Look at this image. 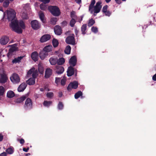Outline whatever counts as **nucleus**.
<instances>
[{
  "instance_id": "nucleus-1",
  "label": "nucleus",
  "mask_w": 156,
  "mask_h": 156,
  "mask_svg": "<svg viewBox=\"0 0 156 156\" xmlns=\"http://www.w3.org/2000/svg\"><path fill=\"white\" fill-rule=\"evenodd\" d=\"M7 19L9 21H11L10 25L13 31L18 34H21L23 30L20 28L18 24V22L16 18V12L15 11L11 9L7 11Z\"/></svg>"
},
{
  "instance_id": "nucleus-2",
  "label": "nucleus",
  "mask_w": 156,
  "mask_h": 156,
  "mask_svg": "<svg viewBox=\"0 0 156 156\" xmlns=\"http://www.w3.org/2000/svg\"><path fill=\"white\" fill-rule=\"evenodd\" d=\"M95 2V0H91L89 7V11L91 13H92L94 12V16H96V14L100 12L102 8V2L101 1H98L94 6Z\"/></svg>"
},
{
  "instance_id": "nucleus-3",
  "label": "nucleus",
  "mask_w": 156,
  "mask_h": 156,
  "mask_svg": "<svg viewBox=\"0 0 156 156\" xmlns=\"http://www.w3.org/2000/svg\"><path fill=\"white\" fill-rule=\"evenodd\" d=\"M48 9L50 12L54 16H59L61 14L59 8L56 6H49L48 7Z\"/></svg>"
},
{
  "instance_id": "nucleus-4",
  "label": "nucleus",
  "mask_w": 156,
  "mask_h": 156,
  "mask_svg": "<svg viewBox=\"0 0 156 156\" xmlns=\"http://www.w3.org/2000/svg\"><path fill=\"white\" fill-rule=\"evenodd\" d=\"M65 41L68 44L75 45V41L74 34H72L70 36L67 37Z\"/></svg>"
},
{
  "instance_id": "nucleus-5",
  "label": "nucleus",
  "mask_w": 156,
  "mask_h": 156,
  "mask_svg": "<svg viewBox=\"0 0 156 156\" xmlns=\"http://www.w3.org/2000/svg\"><path fill=\"white\" fill-rule=\"evenodd\" d=\"M32 102L30 98H27L25 102L24 108L26 110H29L32 108Z\"/></svg>"
},
{
  "instance_id": "nucleus-6",
  "label": "nucleus",
  "mask_w": 156,
  "mask_h": 156,
  "mask_svg": "<svg viewBox=\"0 0 156 156\" xmlns=\"http://www.w3.org/2000/svg\"><path fill=\"white\" fill-rule=\"evenodd\" d=\"M38 75L37 72V71L32 74V78H30L28 80L26 81V83L29 85H34L35 83V79Z\"/></svg>"
},
{
  "instance_id": "nucleus-7",
  "label": "nucleus",
  "mask_w": 156,
  "mask_h": 156,
  "mask_svg": "<svg viewBox=\"0 0 156 156\" xmlns=\"http://www.w3.org/2000/svg\"><path fill=\"white\" fill-rule=\"evenodd\" d=\"M78 82L74 81L73 82L70 83L67 87V90L68 91H70L72 89H76L78 87Z\"/></svg>"
},
{
  "instance_id": "nucleus-8",
  "label": "nucleus",
  "mask_w": 156,
  "mask_h": 156,
  "mask_svg": "<svg viewBox=\"0 0 156 156\" xmlns=\"http://www.w3.org/2000/svg\"><path fill=\"white\" fill-rule=\"evenodd\" d=\"M30 24L33 29L35 30L39 29L41 26L40 24L36 20H34L31 22Z\"/></svg>"
},
{
  "instance_id": "nucleus-9",
  "label": "nucleus",
  "mask_w": 156,
  "mask_h": 156,
  "mask_svg": "<svg viewBox=\"0 0 156 156\" xmlns=\"http://www.w3.org/2000/svg\"><path fill=\"white\" fill-rule=\"evenodd\" d=\"M11 81L13 83H16L20 81V79L19 75L16 73H14L10 77Z\"/></svg>"
},
{
  "instance_id": "nucleus-10",
  "label": "nucleus",
  "mask_w": 156,
  "mask_h": 156,
  "mask_svg": "<svg viewBox=\"0 0 156 156\" xmlns=\"http://www.w3.org/2000/svg\"><path fill=\"white\" fill-rule=\"evenodd\" d=\"M8 79V77L5 73H0V83H5L6 82Z\"/></svg>"
},
{
  "instance_id": "nucleus-11",
  "label": "nucleus",
  "mask_w": 156,
  "mask_h": 156,
  "mask_svg": "<svg viewBox=\"0 0 156 156\" xmlns=\"http://www.w3.org/2000/svg\"><path fill=\"white\" fill-rule=\"evenodd\" d=\"M51 37V36L50 34H44L41 37L40 41L41 43H44L49 40L50 39Z\"/></svg>"
},
{
  "instance_id": "nucleus-12",
  "label": "nucleus",
  "mask_w": 156,
  "mask_h": 156,
  "mask_svg": "<svg viewBox=\"0 0 156 156\" xmlns=\"http://www.w3.org/2000/svg\"><path fill=\"white\" fill-rule=\"evenodd\" d=\"M77 62V59L76 56H72L69 59V64L73 67L75 66Z\"/></svg>"
},
{
  "instance_id": "nucleus-13",
  "label": "nucleus",
  "mask_w": 156,
  "mask_h": 156,
  "mask_svg": "<svg viewBox=\"0 0 156 156\" xmlns=\"http://www.w3.org/2000/svg\"><path fill=\"white\" fill-rule=\"evenodd\" d=\"M9 41V37L7 36L2 37L0 40V43L2 45L6 44Z\"/></svg>"
},
{
  "instance_id": "nucleus-14",
  "label": "nucleus",
  "mask_w": 156,
  "mask_h": 156,
  "mask_svg": "<svg viewBox=\"0 0 156 156\" xmlns=\"http://www.w3.org/2000/svg\"><path fill=\"white\" fill-rule=\"evenodd\" d=\"M48 55V53L43 49L41 51L39 54V56L41 60H44Z\"/></svg>"
},
{
  "instance_id": "nucleus-15",
  "label": "nucleus",
  "mask_w": 156,
  "mask_h": 156,
  "mask_svg": "<svg viewBox=\"0 0 156 156\" xmlns=\"http://www.w3.org/2000/svg\"><path fill=\"white\" fill-rule=\"evenodd\" d=\"M74 69L73 66H71L68 67L67 72V75L68 76H71L73 75L74 73Z\"/></svg>"
},
{
  "instance_id": "nucleus-16",
  "label": "nucleus",
  "mask_w": 156,
  "mask_h": 156,
  "mask_svg": "<svg viewBox=\"0 0 156 156\" xmlns=\"http://www.w3.org/2000/svg\"><path fill=\"white\" fill-rule=\"evenodd\" d=\"M54 31L55 34L57 35H60L62 33V30L61 27L58 25H56L54 28Z\"/></svg>"
},
{
  "instance_id": "nucleus-17",
  "label": "nucleus",
  "mask_w": 156,
  "mask_h": 156,
  "mask_svg": "<svg viewBox=\"0 0 156 156\" xmlns=\"http://www.w3.org/2000/svg\"><path fill=\"white\" fill-rule=\"evenodd\" d=\"M39 54L36 51L33 52L31 54V58L34 62H36L38 61V59Z\"/></svg>"
},
{
  "instance_id": "nucleus-18",
  "label": "nucleus",
  "mask_w": 156,
  "mask_h": 156,
  "mask_svg": "<svg viewBox=\"0 0 156 156\" xmlns=\"http://www.w3.org/2000/svg\"><path fill=\"white\" fill-rule=\"evenodd\" d=\"M49 61L51 65H55L58 62V58L57 57H51L49 58Z\"/></svg>"
},
{
  "instance_id": "nucleus-19",
  "label": "nucleus",
  "mask_w": 156,
  "mask_h": 156,
  "mask_svg": "<svg viewBox=\"0 0 156 156\" xmlns=\"http://www.w3.org/2000/svg\"><path fill=\"white\" fill-rule=\"evenodd\" d=\"M64 71L63 67L61 66H56V72L58 74H62Z\"/></svg>"
},
{
  "instance_id": "nucleus-20",
  "label": "nucleus",
  "mask_w": 156,
  "mask_h": 156,
  "mask_svg": "<svg viewBox=\"0 0 156 156\" xmlns=\"http://www.w3.org/2000/svg\"><path fill=\"white\" fill-rule=\"evenodd\" d=\"M38 15L41 21L43 23H45L46 20L44 19L45 15L44 12L41 11H39L38 12Z\"/></svg>"
},
{
  "instance_id": "nucleus-21",
  "label": "nucleus",
  "mask_w": 156,
  "mask_h": 156,
  "mask_svg": "<svg viewBox=\"0 0 156 156\" xmlns=\"http://www.w3.org/2000/svg\"><path fill=\"white\" fill-rule=\"evenodd\" d=\"M16 48L15 47H13L9 49V52L7 55L9 58L11 57L13 54V53L16 51Z\"/></svg>"
},
{
  "instance_id": "nucleus-22",
  "label": "nucleus",
  "mask_w": 156,
  "mask_h": 156,
  "mask_svg": "<svg viewBox=\"0 0 156 156\" xmlns=\"http://www.w3.org/2000/svg\"><path fill=\"white\" fill-rule=\"evenodd\" d=\"M27 86V84L25 83H21L18 87V90L19 92L23 91L25 89Z\"/></svg>"
},
{
  "instance_id": "nucleus-23",
  "label": "nucleus",
  "mask_w": 156,
  "mask_h": 156,
  "mask_svg": "<svg viewBox=\"0 0 156 156\" xmlns=\"http://www.w3.org/2000/svg\"><path fill=\"white\" fill-rule=\"evenodd\" d=\"M52 74V70L49 68H47L45 70V77L46 78H49Z\"/></svg>"
},
{
  "instance_id": "nucleus-24",
  "label": "nucleus",
  "mask_w": 156,
  "mask_h": 156,
  "mask_svg": "<svg viewBox=\"0 0 156 156\" xmlns=\"http://www.w3.org/2000/svg\"><path fill=\"white\" fill-rule=\"evenodd\" d=\"M52 48L53 47L52 45H49L43 48V49L48 53L49 52H50L52 50Z\"/></svg>"
},
{
  "instance_id": "nucleus-25",
  "label": "nucleus",
  "mask_w": 156,
  "mask_h": 156,
  "mask_svg": "<svg viewBox=\"0 0 156 156\" xmlns=\"http://www.w3.org/2000/svg\"><path fill=\"white\" fill-rule=\"evenodd\" d=\"M23 56L18 57L17 58H15L12 60V62L13 63H20L22 59L23 58Z\"/></svg>"
},
{
  "instance_id": "nucleus-26",
  "label": "nucleus",
  "mask_w": 156,
  "mask_h": 156,
  "mask_svg": "<svg viewBox=\"0 0 156 156\" xmlns=\"http://www.w3.org/2000/svg\"><path fill=\"white\" fill-rule=\"evenodd\" d=\"M87 24H83L81 27V30L82 32V34L84 35L86 33V30H87Z\"/></svg>"
},
{
  "instance_id": "nucleus-27",
  "label": "nucleus",
  "mask_w": 156,
  "mask_h": 156,
  "mask_svg": "<svg viewBox=\"0 0 156 156\" xmlns=\"http://www.w3.org/2000/svg\"><path fill=\"white\" fill-rule=\"evenodd\" d=\"M6 152L8 154H12L14 152V148L12 147H10L6 150Z\"/></svg>"
},
{
  "instance_id": "nucleus-28",
  "label": "nucleus",
  "mask_w": 156,
  "mask_h": 156,
  "mask_svg": "<svg viewBox=\"0 0 156 156\" xmlns=\"http://www.w3.org/2000/svg\"><path fill=\"white\" fill-rule=\"evenodd\" d=\"M15 94L12 91H8L7 94V96L9 98H12L15 96Z\"/></svg>"
},
{
  "instance_id": "nucleus-29",
  "label": "nucleus",
  "mask_w": 156,
  "mask_h": 156,
  "mask_svg": "<svg viewBox=\"0 0 156 156\" xmlns=\"http://www.w3.org/2000/svg\"><path fill=\"white\" fill-rule=\"evenodd\" d=\"M36 71L38 73L37 70H35V69L34 67H33L30 69L29 71L27 72V76H29L30 75L33 74Z\"/></svg>"
},
{
  "instance_id": "nucleus-30",
  "label": "nucleus",
  "mask_w": 156,
  "mask_h": 156,
  "mask_svg": "<svg viewBox=\"0 0 156 156\" xmlns=\"http://www.w3.org/2000/svg\"><path fill=\"white\" fill-rule=\"evenodd\" d=\"M71 50V47L69 45H68L64 50V52L65 54L69 55L70 53Z\"/></svg>"
},
{
  "instance_id": "nucleus-31",
  "label": "nucleus",
  "mask_w": 156,
  "mask_h": 156,
  "mask_svg": "<svg viewBox=\"0 0 156 156\" xmlns=\"http://www.w3.org/2000/svg\"><path fill=\"white\" fill-rule=\"evenodd\" d=\"M27 98V97L24 96L17 99L16 102L17 103H21L24 101Z\"/></svg>"
},
{
  "instance_id": "nucleus-32",
  "label": "nucleus",
  "mask_w": 156,
  "mask_h": 156,
  "mask_svg": "<svg viewBox=\"0 0 156 156\" xmlns=\"http://www.w3.org/2000/svg\"><path fill=\"white\" fill-rule=\"evenodd\" d=\"M65 62V59L63 58H60L58 59V62L57 64L58 65H61L63 64Z\"/></svg>"
},
{
  "instance_id": "nucleus-33",
  "label": "nucleus",
  "mask_w": 156,
  "mask_h": 156,
  "mask_svg": "<svg viewBox=\"0 0 156 156\" xmlns=\"http://www.w3.org/2000/svg\"><path fill=\"white\" fill-rule=\"evenodd\" d=\"M18 24L19 27L21 28L22 30V29H24L25 28V26L23 21H20L19 22V24L18 23Z\"/></svg>"
},
{
  "instance_id": "nucleus-34",
  "label": "nucleus",
  "mask_w": 156,
  "mask_h": 156,
  "mask_svg": "<svg viewBox=\"0 0 156 156\" xmlns=\"http://www.w3.org/2000/svg\"><path fill=\"white\" fill-rule=\"evenodd\" d=\"M57 21V19L56 17H52L50 20V23L51 24L55 25Z\"/></svg>"
},
{
  "instance_id": "nucleus-35",
  "label": "nucleus",
  "mask_w": 156,
  "mask_h": 156,
  "mask_svg": "<svg viewBox=\"0 0 156 156\" xmlns=\"http://www.w3.org/2000/svg\"><path fill=\"white\" fill-rule=\"evenodd\" d=\"M82 93L81 91H79L76 92L75 94L74 97L75 99H78L80 96L82 95Z\"/></svg>"
},
{
  "instance_id": "nucleus-36",
  "label": "nucleus",
  "mask_w": 156,
  "mask_h": 156,
  "mask_svg": "<svg viewBox=\"0 0 156 156\" xmlns=\"http://www.w3.org/2000/svg\"><path fill=\"white\" fill-rule=\"evenodd\" d=\"M52 44L54 47H57L58 44V41L55 39H53L52 40Z\"/></svg>"
},
{
  "instance_id": "nucleus-37",
  "label": "nucleus",
  "mask_w": 156,
  "mask_h": 156,
  "mask_svg": "<svg viewBox=\"0 0 156 156\" xmlns=\"http://www.w3.org/2000/svg\"><path fill=\"white\" fill-rule=\"evenodd\" d=\"M95 23V21L93 19L89 20L88 23V26L89 27H91Z\"/></svg>"
},
{
  "instance_id": "nucleus-38",
  "label": "nucleus",
  "mask_w": 156,
  "mask_h": 156,
  "mask_svg": "<svg viewBox=\"0 0 156 156\" xmlns=\"http://www.w3.org/2000/svg\"><path fill=\"white\" fill-rule=\"evenodd\" d=\"M76 22V21L74 19H72L69 22V25L71 27H74Z\"/></svg>"
},
{
  "instance_id": "nucleus-39",
  "label": "nucleus",
  "mask_w": 156,
  "mask_h": 156,
  "mask_svg": "<svg viewBox=\"0 0 156 156\" xmlns=\"http://www.w3.org/2000/svg\"><path fill=\"white\" fill-rule=\"evenodd\" d=\"M70 16L72 19H76L77 18L76 12L75 11H72L70 13Z\"/></svg>"
},
{
  "instance_id": "nucleus-40",
  "label": "nucleus",
  "mask_w": 156,
  "mask_h": 156,
  "mask_svg": "<svg viewBox=\"0 0 156 156\" xmlns=\"http://www.w3.org/2000/svg\"><path fill=\"white\" fill-rule=\"evenodd\" d=\"M64 107V105L62 102L61 101H59L58 105V109L61 110H62Z\"/></svg>"
},
{
  "instance_id": "nucleus-41",
  "label": "nucleus",
  "mask_w": 156,
  "mask_h": 156,
  "mask_svg": "<svg viewBox=\"0 0 156 156\" xmlns=\"http://www.w3.org/2000/svg\"><path fill=\"white\" fill-rule=\"evenodd\" d=\"M51 104L52 102L51 101H45L43 102V104L46 107H49Z\"/></svg>"
},
{
  "instance_id": "nucleus-42",
  "label": "nucleus",
  "mask_w": 156,
  "mask_h": 156,
  "mask_svg": "<svg viewBox=\"0 0 156 156\" xmlns=\"http://www.w3.org/2000/svg\"><path fill=\"white\" fill-rule=\"evenodd\" d=\"M5 92L4 88L2 86H0V96L3 95Z\"/></svg>"
},
{
  "instance_id": "nucleus-43",
  "label": "nucleus",
  "mask_w": 156,
  "mask_h": 156,
  "mask_svg": "<svg viewBox=\"0 0 156 156\" xmlns=\"http://www.w3.org/2000/svg\"><path fill=\"white\" fill-rule=\"evenodd\" d=\"M9 4V0H5L3 3V6L5 8L8 7Z\"/></svg>"
},
{
  "instance_id": "nucleus-44",
  "label": "nucleus",
  "mask_w": 156,
  "mask_h": 156,
  "mask_svg": "<svg viewBox=\"0 0 156 156\" xmlns=\"http://www.w3.org/2000/svg\"><path fill=\"white\" fill-rule=\"evenodd\" d=\"M22 17L23 19L25 20H27L29 18L27 13L26 12H23L22 13Z\"/></svg>"
},
{
  "instance_id": "nucleus-45",
  "label": "nucleus",
  "mask_w": 156,
  "mask_h": 156,
  "mask_svg": "<svg viewBox=\"0 0 156 156\" xmlns=\"http://www.w3.org/2000/svg\"><path fill=\"white\" fill-rule=\"evenodd\" d=\"M54 95V94L52 92H48L46 94V96L48 98H51Z\"/></svg>"
},
{
  "instance_id": "nucleus-46",
  "label": "nucleus",
  "mask_w": 156,
  "mask_h": 156,
  "mask_svg": "<svg viewBox=\"0 0 156 156\" xmlns=\"http://www.w3.org/2000/svg\"><path fill=\"white\" fill-rule=\"evenodd\" d=\"M40 9L42 10L45 11L47 9L46 6L43 4H41L40 5Z\"/></svg>"
},
{
  "instance_id": "nucleus-47",
  "label": "nucleus",
  "mask_w": 156,
  "mask_h": 156,
  "mask_svg": "<svg viewBox=\"0 0 156 156\" xmlns=\"http://www.w3.org/2000/svg\"><path fill=\"white\" fill-rule=\"evenodd\" d=\"M91 30L92 32L95 33H96L98 32V28L96 27H92Z\"/></svg>"
},
{
  "instance_id": "nucleus-48",
  "label": "nucleus",
  "mask_w": 156,
  "mask_h": 156,
  "mask_svg": "<svg viewBox=\"0 0 156 156\" xmlns=\"http://www.w3.org/2000/svg\"><path fill=\"white\" fill-rule=\"evenodd\" d=\"M108 6L107 5H106L104 6L102 8V12L103 13L105 12L106 11H108L107 9Z\"/></svg>"
},
{
  "instance_id": "nucleus-49",
  "label": "nucleus",
  "mask_w": 156,
  "mask_h": 156,
  "mask_svg": "<svg viewBox=\"0 0 156 156\" xmlns=\"http://www.w3.org/2000/svg\"><path fill=\"white\" fill-rule=\"evenodd\" d=\"M17 140L19 142L20 144H23L25 143V140L23 138H22L21 139H17Z\"/></svg>"
},
{
  "instance_id": "nucleus-50",
  "label": "nucleus",
  "mask_w": 156,
  "mask_h": 156,
  "mask_svg": "<svg viewBox=\"0 0 156 156\" xmlns=\"http://www.w3.org/2000/svg\"><path fill=\"white\" fill-rule=\"evenodd\" d=\"M104 13L106 16H109L112 13L111 12L108 10L106 11V12H105Z\"/></svg>"
},
{
  "instance_id": "nucleus-51",
  "label": "nucleus",
  "mask_w": 156,
  "mask_h": 156,
  "mask_svg": "<svg viewBox=\"0 0 156 156\" xmlns=\"http://www.w3.org/2000/svg\"><path fill=\"white\" fill-rule=\"evenodd\" d=\"M60 80L61 79L60 78L56 77L55 80V83H56L58 84V83H59Z\"/></svg>"
},
{
  "instance_id": "nucleus-52",
  "label": "nucleus",
  "mask_w": 156,
  "mask_h": 156,
  "mask_svg": "<svg viewBox=\"0 0 156 156\" xmlns=\"http://www.w3.org/2000/svg\"><path fill=\"white\" fill-rule=\"evenodd\" d=\"M66 80L65 79H62L61 81V85L62 86H64L66 84Z\"/></svg>"
},
{
  "instance_id": "nucleus-53",
  "label": "nucleus",
  "mask_w": 156,
  "mask_h": 156,
  "mask_svg": "<svg viewBox=\"0 0 156 156\" xmlns=\"http://www.w3.org/2000/svg\"><path fill=\"white\" fill-rule=\"evenodd\" d=\"M41 2H43L44 4L48 3L50 1V0H39Z\"/></svg>"
},
{
  "instance_id": "nucleus-54",
  "label": "nucleus",
  "mask_w": 156,
  "mask_h": 156,
  "mask_svg": "<svg viewBox=\"0 0 156 156\" xmlns=\"http://www.w3.org/2000/svg\"><path fill=\"white\" fill-rule=\"evenodd\" d=\"M62 23V25L64 27V26L67 25V22L65 20V21H63L62 23Z\"/></svg>"
},
{
  "instance_id": "nucleus-55",
  "label": "nucleus",
  "mask_w": 156,
  "mask_h": 156,
  "mask_svg": "<svg viewBox=\"0 0 156 156\" xmlns=\"http://www.w3.org/2000/svg\"><path fill=\"white\" fill-rule=\"evenodd\" d=\"M75 33L76 37H78V34L79 33V30L77 29H75Z\"/></svg>"
},
{
  "instance_id": "nucleus-56",
  "label": "nucleus",
  "mask_w": 156,
  "mask_h": 156,
  "mask_svg": "<svg viewBox=\"0 0 156 156\" xmlns=\"http://www.w3.org/2000/svg\"><path fill=\"white\" fill-rule=\"evenodd\" d=\"M29 147H28L27 148H23V151L25 152H28V151L29 150Z\"/></svg>"
},
{
  "instance_id": "nucleus-57",
  "label": "nucleus",
  "mask_w": 156,
  "mask_h": 156,
  "mask_svg": "<svg viewBox=\"0 0 156 156\" xmlns=\"http://www.w3.org/2000/svg\"><path fill=\"white\" fill-rule=\"evenodd\" d=\"M75 1L78 4H80L81 3V0H75Z\"/></svg>"
},
{
  "instance_id": "nucleus-58",
  "label": "nucleus",
  "mask_w": 156,
  "mask_h": 156,
  "mask_svg": "<svg viewBox=\"0 0 156 156\" xmlns=\"http://www.w3.org/2000/svg\"><path fill=\"white\" fill-rule=\"evenodd\" d=\"M6 153L5 152H3L0 154V156H6Z\"/></svg>"
},
{
  "instance_id": "nucleus-59",
  "label": "nucleus",
  "mask_w": 156,
  "mask_h": 156,
  "mask_svg": "<svg viewBox=\"0 0 156 156\" xmlns=\"http://www.w3.org/2000/svg\"><path fill=\"white\" fill-rule=\"evenodd\" d=\"M152 80L154 81H156V73L152 77Z\"/></svg>"
},
{
  "instance_id": "nucleus-60",
  "label": "nucleus",
  "mask_w": 156,
  "mask_h": 156,
  "mask_svg": "<svg viewBox=\"0 0 156 156\" xmlns=\"http://www.w3.org/2000/svg\"><path fill=\"white\" fill-rule=\"evenodd\" d=\"M115 1L118 4H120L122 2L121 0H115Z\"/></svg>"
},
{
  "instance_id": "nucleus-61",
  "label": "nucleus",
  "mask_w": 156,
  "mask_h": 156,
  "mask_svg": "<svg viewBox=\"0 0 156 156\" xmlns=\"http://www.w3.org/2000/svg\"><path fill=\"white\" fill-rule=\"evenodd\" d=\"M3 136L1 133H0V142L2 141L3 139Z\"/></svg>"
},
{
  "instance_id": "nucleus-62",
  "label": "nucleus",
  "mask_w": 156,
  "mask_h": 156,
  "mask_svg": "<svg viewBox=\"0 0 156 156\" xmlns=\"http://www.w3.org/2000/svg\"><path fill=\"white\" fill-rule=\"evenodd\" d=\"M62 95V92H59L58 93V96L59 97H61Z\"/></svg>"
},
{
  "instance_id": "nucleus-63",
  "label": "nucleus",
  "mask_w": 156,
  "mask_h": 156,
  "mask_svg": "<svg viewBox=\"0 0 156 156\" xmlns=\"http://www.w3.org/2000/svg\"><path fill=\"white\" fill-rule=\"evenodd\" d=\"M38 70L40 73L42 74V73H43V70H42V69H41V70H40V69H38Z\"/></svg>"
},
{
  "instance_id": "nucleus-64",
  "label": "nucleus",
  "mask_w": 156,
  "mask_h": 156,
  "mask_svg": "<svg viewBox=\"0 0 156 156\" xmlns=\"http://www.w3.org/2000/svg\"><path fill=\"white\" fill-rule=\"evenodd\" d=\"M111 0H105V1L107 3H108Z\"/></svg>"
}]
</instances>
